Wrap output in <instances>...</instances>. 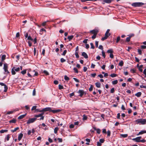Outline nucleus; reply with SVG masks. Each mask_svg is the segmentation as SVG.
I'll return each instance as SVG.
<instances>
[{"label": "nucleus", "instance_id": "c85d7f7f", "mask_svg": "<svg viewBox=\"0 0 146 146\" xmlns=\"http://www.w3.org/2000/svg\"><path fill=\"white\" fill-rule=\"evenodd\" d=\"M8 131L7 130H3L2 129L0 131V132L1 133H3L5 132H6Z\"/></svg>", "mask_w": 146, "mask_h": 146}, {"label": "nucleus", "instance_id": "f704fd0d", "mask_svg": "<svg viewBox=\"0 0 146 146\" xmlns=\"http://www.w3.org/2000/svg\"><path fill=\"white\" fill-rule=\"evenodd\" d=\"M102 56L103 57L105 58L106 57V55L105 54V53L104 52V50H102Z\"/></svg>", "mask_w": 146, "mask_h": 146}, {"label": "nucleus", "instance_id": "603ef678", "mask_svg": "<svg viewBox=\"0 0 146 146\" xmlns=\"http://www.w3.org/2000/svg\"><path fill=\"white\" fill-rule=\"evenodd\" d=\"M90 45L91 46V48L94 49V44L92 43H90Z\"/></svg>", "mask_w": 146, "mask_h": 146}, {"label": "nucleus", "instance_id": "c756f323", "mask_svg": "<svg viewBox=\"0 0 146 146\" xmlns=\"http://www.w3.org/2000/svg\"><path fill=\"white\" fill-rule=\"evenodd\" d=\"M58 130V127H56L54 130V133H56Z\"/></svg>", "mask_w": 146, "mask_h": 146}, {"label": "nucleus", "instance_id": "0eeeda50", "mask_svg": "<svg viewBox=\"0 0 146 146\" xmlns=\"http://www.w3.org/2000/svg\"><path fill=\"white\" fill-rule=\"evenodd\" d=\"M37 119L36 117L34 118H32L29 119L27 121V124H29L31 123H33Z\"/></svg>", "mask_w": 146, "mask_h": 146}, {"label": "nucleus", "instance_id": "423d86ee", "mask_svg": "<svg viewBox=\"0 0 146 146\" xmlns=\"http://www.w3.org/2000/svg\"><path fill=\"white\" fill-rule=\"evenodd\" d=\"M44 114V113H41L40 114H39L38 115H36L35 116V117L37 118V117H41L40 119H38V120H43L44 119V116H42V115Z\"/></svg>", "mask_w": 146, "mask_h": 146}, {"label": "nucleus", "instance_id": "2f4dec72", "mask_svg": "<svg viewBox=\"0 0 146 146\" xmlns=\"http://www.w3.org/2000/svg\"><path fill=\"white\" fill-rule=\"evenodd\" d=\"M64 79L66 81H68L69 80V78L66 75H65L64 76Z\"/></svg>", "mask_w": 146, "mask_h": 146}, {"label": "nucleus", "instance_id": "412c9836", "mask_svg": "<svg viewBox=\"0 0 146 146\" xmlns=\"http://www.w3.org/2000/svg\"><path fill=\"white\" fill-rule=\"evenodd\" d=\"M113 0H104V1L106 3H110Z\"/></svg>", "mask_w": 146, "mask_h": 146}, {"label": "nucleus", "instance_id": "774afa93", "mask_svg": "<svg viewBox=\"0 0 146 146\" xmlns=\"http://www.w3.org/2000/svg\"><path fill=\"white\" fill-rule=\"evenodd\" d=\"M143 74L145 75V76L146 77V68H145L143 71Z\"/></svg>", "mask_w": 146, "mask_h": 146}, {"label": "nucleus", "instance_id": "20e7f679", "mask_svg": "<svg viewBox=\"0 0 146 146\" xmlns=\"http://www.w3.org/2000/svg\"><path fill=\"white\" fill-rule=\"evenodd\" d=\"M144 4V3L142 2H135L133 3L132 5L135 7H140Z\"/></svg>", "mask_w": 146, "mask_h": 146}, {"label": "nucleus", "instance_id": "9d476101", "mask_svg": "<svg viewBox=\"0 0 146 146\" xmlns=\"http://www.w3.org/2000/svg\"><path fill=\"white\" fill-rule=\"evenodd\" d=\"M78 93L79 94V96L81 97H82L84 94V92L83 90H79Z\"/></svg>", "mask_w": 146, "mask_h": 146}, {"label": "nucleus", "instance_id": "dca6fc26", "mask_svg": "<svg viewBox=\"0 0 146 146\" xmlns=\"http://www.w3.org/2000/svg\"><path fill=\"white\" fill-rule=\"evenodd\" d=\"M107 52L110 54H112L113 52V50L111 48L108 50L107 51Z\"/></svg>", "mask_w": 146, "mask_h": 146}, {"label": "nucleus", "instance_id": "864d4df0", "mask_svg": "<svg viewBox=\"0 0 146 146\" xmlns=\"http://www.w3.org/2000/svg\"><path fill=\"white\" fill-rule=\"evenodd\" d=\"M98 48L99 49H101L102 51L104 50L103 46L102 45H99Z\"/></svg>", "mask_w": 146, "mask_h": 146}, {"label": "nucleus", "instance_id": "37998d69", "mask_svg": "<svg viewBox=\"0 0 146 146\" xmlns=\"http://www.w3.org/2000/svg\"><path fill=\"white\" fill-rule=\"evenodd\" d=\"M66 61V60L64 58H62L60 59V62L62 63H63Z\"/></svg>", "mask_w": 146, "mask_h": 146}, {"label": "nucleus", "instance_id": "cd10ccee", "mask_svg": "<svg viewBox=\"0 0 146 146\" xmlns=\"http://www.w3.org/2000/svg\"><path fill=\"white\" fill-rule=\"evenodd\" d=\"M123 64V61L121 60V61L119 63V66H122Z\"/></svg>", "mask_w": 146, "mask_h": 146}, {"label": "nucleus", "instance_id": "bb28decb", "mask_svg": "<svg viewBox=\"0 0 146 146\" xmlns=\"http://www.w3.org/2000/svg\"><path fill=\"white\" fill-rule=\"evenodd\" d=\"M19 129V127H17L15 128L13 130H11V131L13 133H14L15 131H16L17 130H18Z\"/></svg>", "mask_w": 146, "mask_h": 146}, {"label": "nucleus", "instance_id": "2eb2a0df", "mask_svg": "<svg viewBox=\"0 0 146 146\" xmlns=\"http://www.w3.org/2000/svg\"><path fill=\"white\" fill-rule=\"evenodd\" d=\"M61 110L60 109H57L56 110H52L51 111V112H52L53 113H56L59 112L60 111H61Z\"/></svg>", "mask_w": 146, "mask_h": 146}, {"label": "nucleus", "instance_id": "6e6552de", "mask_svg": "<svg viewBox=\"0 0 146 146\" xmlns=\"http://www.w3.org/2000/svg\"><path fill=\"white\" fill-rule=\"evenodd\" d=\"M111 34L110 33H108L106 32L105 34V36L102 38V40H104L106 39Z\"/></svg>", "mask_w": 146, "mask_h": 146}, {"label": "nucleus", "instance_id": "3c124183", "mask_svg": "<svg viewBox=\"0 0 146 146\" xmlns=\"http://www.w3.org/2000/svg\"><path fill=\"white\" fill-rule=\"evenodd\" d=\"M25 38H27L28 36V34L27 33H26L25 32Z\"/></svg>", "mask_w": 146, "mask_h": 146}, {"label": "nucleus", "instance_id": "58836bf2", "mask_svg": "<svg viewBox=\"0 0 146 146\" xmlns=\"http://www.w3.org/2000/svg\"><path fill=\"white\" fill-rule=\"evenodd\" d=\"M110 76L111 77L113 78V77H115L116 76H117V74H111L110 75Z\"/></svg>", "mask_w": 146, "mask_h": 146}, {"label": "nucleus", "instance_id": "a19ab883", "mask_svg": "<svg viewBox=\"0 0 146 146\" xmlns=\"http://www.w3.org/2000/svg\"><path fill=\"white\" fill-rule=\"evenodd\" d=\"M58 88L60 90L62 89L63 88V87L61 85H59Z\"/></svg>", "mask_w": 146, "mask_h": 146}, {"label": "nucleus", "instance_id": "e2e57ef3", "mask_svg": "<svg viewBox=\"0 0 146 146\" xmlns=\"http://www.w3.org/2000/svg\"><path fill=\"white\" fill-rule=\"evenodd\" d=\"M69 127L70 128H72L74 127V125L71 124L70 125Z\"/></svg>", "mask_w": 146, "mask_h": 146}, {"label": "nucleus", "instance_id": "9b49d317", "mask_svg": "<svg viewBox=\"0 0 146 146\" xmlns=\"http://www.w3.org/2000/svg\"><path fill=\"white\" fill-rule=\"evenodd\" d=\"M98 32V31L97 30L94 29L90 31V33L93 34L94 35H97Z\"/></svg>", "mask_w": 146, "mask_h": 146}, {"label": "nucleus", "instance_id": "1a4fd4ad", "mask_svg": "<svg viewBox=\"0 0 146 146\" xmlns=\"http://www.w3.org/2000/svg\"><path fill=\"white\" fill-rule=\"evenodd\" d=\"M142 138L141 137L139 136L133 139V140L137 142H140V139Z\"/></svg>", "mask_w": 146, "mask_h": 146}, {"label": "nucleus", "instance_id": "bf43d9fd", "mask_svg": "<svg viewBox=\"0 0 146 146\" xmlns=\"http://www.w3.org/2000/svg\"><path fill=\"white\" fill-rule=\"evenodd\" d=\"M36 106H34L32 107V108L31 109L32 110H36Z\"/></svg>", "mask_w": 146, "mask_h": 146}, {"label": "nucleus", "instance_id": "8fccbe9b", "mask_svg": "<svg viewBox=\"0 0 146 146\" xmlns=\"http://www.w3.org/2000/svg\"><path fill=\"white\" fill-rule=\"evenodd\" d=\"M93 86L92 85H91L89 89V91L90 92L92 91L93 90Z\"/></svg>", "mask_w": 146, "mask_h": 146}, {"label": "nucleus", "instance_id": "79ce46f5", "mask_svg": "<svg viewBox=\"0 0 146 146\" xmlns=\"http://www.w3.org/2000/svg\"><path fill=\"white\" fill-rule=\"evenodd\" d=\"M33 72H35V74L33 75V77H34V76H37L38 75V74L37 72H36L35 70H34Z\"/></svg>", "mask_w": 146, "mask_h": 146}, {"label": "nucleus", "instance_id": "393cba45", "mask_svg": "<svg viewBox=\"0 0 146 146\" xmlns=\"http://www.w3.org/2000/svg\"><path fill=\"white\" fill-rule=\"evenodd\" d=\"M27 72V70L25 69L23 71H22L21 72V73L23 74V75H24Z\"/></svg>", "mask_w": 146, "mask_h": 146}, {"label": "nucleus", "instance_id": "49530a36", "mask_svg": "<svg viewBox=\"0 0 146 146\" xmlns=\"http://www.w3.org/2000/svg\"><path fill=\"white\" fill-rule=\"evenodd\" d=\"M43 72L44 74H45L46 75H49V74L48 72L46 70H44Z\"/></svg>", "mask_w": 146, "mask_h": 146}, {"label": "nucleus", "instance_id": "ea45409f", "mask_svg": "<svg viewBox=\"0 0 146 146\" xmlns=\"http://www.w3.org/2000/svg\"><path fill=\"white\" fill-rule=\"evenodd\" d=\"M73 70L75 71V72L76 73H78V70L77 68H73Z\"/></svg>", "mask_w": 146, "mask_h": 146}, {"label": "nucleus", "instance_id": "39448f33", "mask_svg": "<svg viewBox=\"0 0 146 146\" xmlns=\"http://www.w3.org/2000/svg\"><path fill=\"white\" fill-rule=\"evenodd\" d=\"M52 110L51 108L50 107H47L44 108H43L42 110H38V111L39 112H42L43 111H51Z\"/></svg>", "mask_w": 146, "mask_h": 146}, {"label": "nucleus", "instance_id": "4d7b16f0", "mask_svg": "<svg viewBox=\"0 0 146 146\" xmlns=\"http://www.w3.org/2000/svg\"><path fill=\"white\" fill-rule=\"evenodd\" d=\"M130 38H131L129 37H127L126 38V41L127 42H129L130 41Z\"/></svg>", "mask_w": 146, "mask_h": 146}, {"label": "nucleus", "instance_id": "7c9ffc66", "mask_svg": "<svg viewBox=\"0 0 146 146\" xmlns=\"http://www.w3.org/2000/svg\"><path fill=\"white\" fill-rule=\"evenodd\" d=\"M0 84L2 86H4V88L6 89V88H7V86L4 83L2 82H1L0 83Z\"/></svg>", "mask_w": 146, "mask_h": 146}, {"label": "nucleus", "instance_id": "e433bc0d", "mask_svg": "<svg viewBox=\"0 0 146 146\" xmlns=\"http://www.w3.org/2000/svg\"><path fill=\"white\" fill-rule=\"evenodd\" d=\"M138 53L140 55L142 54V50L140 49H138Z\"/></svg>", "mask_w": 146, "mask_h": 146}, {"label": "nucleus", "instance_id": "f8f14e48", "mask_svg": "<svg viewBox=\"0 0 146 146\" xmlns=\"http://www.w3.org/2000/svg\"><path fill=\"white\" fill-rule=\"evenodd\" d=\"M145 133H146V130H142L139 132L137 134V135H142Z\"/></svg>", "mask_w": 146, "mask_h": 146}, {"label": "nucleus", "instance_id": "a211bd4d", "mask_svg": "<svg viewBox=\"0 0 146 146\" xmlns=\"http://www.w3.org/2000/svg\"><path fill=\"white\" fill-rule=\"evenodd\" d=\"M26 114H25L21 115L18 117V119H22L24 117L26 116Z\"/></svg>", "mask_w": 146, "mask_h": 146}, {"label": "nucleus", "instance_id": "4468645a", "mask_svg": "<svg viewBox=\"0 0 146 146\" xmlns=\"http://www.w3.org/2000/svg\"><path fill=\"white\" fill-rule=\"evenodd\" d=\"M23 134L22 133H20L18 135V140L19 141H20L21 140V138L23 137Z\"/></svg>", "mask_w": 146, "mask_h": 146}, {"label": "nucleus", "instance_id": "5fc2aeb1", "mask_svg": "<svg viewBox=\"0 0 146 146\" xmlns=\"http://www.w3.org/2000/svg\"><path fill=\"white\" fill-rule=\"evenodd\" d=\"M120 40V37L118 36L117 37L116 40V43H118Z\"/></svg>", "mask_w": 146, "mask_h": 146}, {"label": "nucleus", "instance_id": "c03bdc74", "mask_svg": "<svg viewBox=\"0 0 146 146\" xmlns=\"http://www.w3.org/2000/svg\"><path fill=\"white\" fill-rule=\"evenodd\" d=\"M115 91V89L114 88H112L110 90V93H113Z\"/></svg>", "mask_w": 146, "mask_h": 146}, {"label": "nucleus", "instance_id": "b1692460", "mask_svg": "<svg viewBox=\"0 0 146 146\" xmlns=\"http://www.w3.org/2000/svg\"><path fill=\"white\" fill-rule=\"evenodd\" d=\"M9 123H15L16 122V120L15 119H13L9 121Z\"/></svg>", "mask_w": 146, "mask_h": 146}, {"label": "nucleus", "instance_id": "aec40b11", "mask_svg": "<svg viewBox=\"0 0 146 146\" xmlns=\"http://www.w3.org/2000/svg\"><path fill=\"white\" fill-rule=\"evenodd\" d=\"M96 86L97 88H100V83L99 82H97L95 83Z\"/></svg>", "mask_w": 146, "mask_h": 146}, {"label": "nucleus", "instance_id": "09e8293b", "mask_svg": "<svg viewBox=\"0 0 146 146\" xmlns=\"http://www.w3.org/2000/svg\"><path fill=\"white\" fill-rule=\"evenodd\" d=\"M27 39L28 40H33V39L31 38L30 36H29L27 37Z\"/></svg>", "mask_w": 146, "mask_h": 146}, {"label": "nucleus", "instance_id": "5701e85b", "mask_svg": "<svg viewBox=\"0 0 146 146\" xmlns=\"http://www.w3.org/2000/svg\"><path fill=\"white\" fill-rule=\"evenodd\" d=\"M5 58H6V55L5 54L3 55L2 56L1 58V61H2L4 60L5 59Z\"/></svg>", "mask_w": 146, "mask_h": 146}, {"label": "nucleus", "instance_id": "f3484780", "mask_svg": "<svg viewBox=\"0 0 146 146\" xmlns=\"http://www.w3.org/2000/svg\"><path fill=\"white\" fill-rule=\"evenodd\" d=\"M141 92H139L136 94H135V95L137 96V97H140L141 95Z\"/></svg>", "mask_w": 146, "mask_h": 146}, {"label": "nucleus", "instance_id": "a18cd8bd", "mask_svg": "<svg viewBox=\"0 0 146 146\" xmlns=\"http://www.w3.org/2000/svg\"><path fill=\"white\" fill-rule=\"evenodd\" d=\"M104 141V140L103 139H101L99 140V142L101 143H103Z\"/></svg>", "mask_w": 146, "mask_h": 146}, {"label": "nucleus", "instance_id": "c9c22d12", "mask_svg": "<svg viewBox=\"0 0 146 146\" xmlns=\"http://www.w3.org/2000/svg\"><path fill=\"white\" fill-rule=\"evenodd\" d=\"M94 130H96L97 133L98 134L100 133V130L99 129H95Z\"/></svg>", "mask_w": 146, "mask_h": 146}, {"label": "nucleus", "instance_id": "473e14b6", "mask_svg": "<svg viewBox=\"0 0 146 146\" xmlns=\"http://www.w3.org/2000/svg\"><path fill=\"white\" fill-rule=\"evenodd\" d=\"M49 21H45L44 22H43L42 24V26H44L45 25H46V23L49 22Z\"/></svg>", "mask_w": 146, "mask_h": 146}, {"label": "nucleus", "instance_id": "6e6d98bb", "mask_svg": "<svg viewBox=\"0 0 146 146\" xmlns=\"http://www.w3.org/2000/svg\"><path fill=\"white\" fill-rule=\"evenodd\" d=\"M73 79L76 82H79V81L77 78H74Z\"/></svg>", "mask_w": 146, "mask_h": 146}, {"label": "nucleus", "instance_id": "69168bd1", "mask_svg": "<svg viewBox=\"0 0 146 146\" xmlns=\"http://www.w3.org/2000/svg\"><path fill=\"white\" fill-rule=\"evenodd\" d=\"M111 132L110 130H108L107 131V134L108 136H110V135Z\"/></svg>", "mask_w": 146, "mask_h": 146}, {"label": "nucleus", "instance_id": "052dcab7", "mask_svg": "<svg viewBox=\"0 0 146 146\" xmlns=\"http://www.w3.org/2000/svg\"><path fill=\"white\" fill-rule=\"evenodd\" d=\"M9 134L7 135L6 138V139H7V141H8L9 140Z\"/></svg>", "mask_w": 146, "mask_h": 146}, {"label": "nucleus", "instance_id": "f257e3e1", "mask_svg": "<svg viewBox=\"0 0 146 146\" xmlns=\"http://www.w3.org/2000/svg\"><path fill=\"white\" fill-rule=\"evenodd\" d=\"M136 124L144 125L146 123V119H137L135 121Z\"/></svg>", "mask_w": 146, "mask_h": 146}, {"label": "nucleus", "instance_id": "ddd939ff", "mask_svg": "<svg viewBox=\"0 0 146 146\" xmlns=\"http://www.w3.org/2000/svg\"><path fill=\"white\" fill-rule=\"evenodd\" d=\"M82 56H84V57L85 58H88V55H87V54L84 52H82Z\"/></svg>", "mask_w": 146, "mask_h": 146}, {"label": "nucleus", "instance_id": "7ed1b4c3", "mask_svg": "<svg viewBox=\"0 0 146 146\" xmlns=\"http://www.w3.org/2000/svg\"><path fill=\"white\" fill-rule=\"evenodd\" d=\"M20 68L18 67L15 68L14 66L11 69V72L12 75H14L16 74L15 72H19L20 71Z\"/></svg>", "mask_w": 146, "mask_h": 146}, {"label": "nucleus", "instance_id": "680f3d73", "mask_svg": "<svg viewBox=\"0 0 146 146\" xmlns=\"http://www.w3.org/2000/svg\"><path fill=\"white\" fill-rule=\"evenodd\" d=\"M58 141L60 143L62 142V138H58Z\"/></svg>", "mask_w": 146, "mask_h": 146}, {"label": "nucleus", "instance_id": "0e129e2a", "mask_svg": "<svg viewBox=\"0 0 146 146\" xmlns=\"http://www.w3.org/2000/svg\"><path fill=\"white\" fill-rule=\"evenodd\" d=\"M146 141V140L144 139H140V142L145 143Z\"/></svg>", "mask_w": 146, "mask_h": 146}, {"label": "nucleus", "instance_id": "338daca9", "mask_svg": "<svg viewBox=\"0 0 146 146\" xmlns=\"http://www.w3.org/2000/svg\"><path fill=\"white\" fill-rule=\"evenodd\" d=\"M140 87L141 88H146V86L143 85H141L140 86Z\"/></svg>", "mask_w": 146, "mask_h": 146}, {"label": "nucleus", "instance_id": "4be33fe9", "mask_svg": "<svg viewBox=\"0 0 146 146\" xmlns=\"http://www.w3.org/2000/svg\"><path fill=\"white\" fill-rule=\"evenodd\" d=\"M73 37L74 36L73 35L68 36L67 37V39L70 41L73 38Z\"/></svg>", "mask_w": 146, "mask_h": 146}, {"label": "nucleus", "instance_id": "13d9d810", "mask_svg": "<svg viewBox=\"0 0 146 146\" xmlns=\"http://www.w3.org/2000/svg\"><path fill=\"white\" fill-rule=\"evenodd\" d=\"M91 75L92 77L94 78L96 76V74L95 73L91 74Z\"/></svg>", "mask_w": 146, "mask_h": 146}, {"label": "nucleus", "instance_id": "72a5a7b5", "mask_svg": "<svg viewBox=\"0 0 146 146\" xmlns=\"http://www.w3.org/2000/svg\"><path fill=\"white\" fill-rule=\"evenodd\" d=\"M67 52V50H64L62 53V54L61 55L63 56H65Z\"/></svg>", "mask_w": 146, "mask_h": 146}, {"label": "nucleus", "instance_id": "de8ad7c7", "mask_svg": "<svg viewBox=\"0 0 146 146\" xmlns=\"http://www.w3.org/2000/svg\"><path fill=\"white\" fill-rule=\"evenodd\" d=\"M75 54L76 57L77 58H78L79 57V56L78 54V52H75Z\"/></svg>", "mask_w": 146, "mask_h": 146}, {"label": "nucleus", "instance_id": "4c0bfd02", "mask_svg": "<svg viewBox=\"0 0 146 146\" xmlns=\"http://www.w3.org/2000/svg\"><path fill=\"white\" fill-rule=\"evenodd\" d=\"M83 120H86L87 119V117L85 115H83Z\"/></svg>", "mask_w": 146, "mask_h": 146}, {"label": "nucleus", "instance_id": "a878e982", "mask_svg": "<svg viewBox=\"0 0 146 146\" xmlns=\"http://www.w3.org/2000/svg\"><path fill=\"white\" fill-rule=\"evenodd\" d=\"M118 82V81L117 80H115L113 81L112 82V84L113 85H115L117 84Z\"/></svg>", "mask_w": 146, "mask_h": 146}, {"label": "nucleus", "instance_id": "6ab92c4d", "mask_svg": "<svg viewBox=\"0 0 146 146\" xmlns=\"http://www.w3.org/2000/svg\"><path fill=\"white\" fill-rule=\"evenodd\" d=\"M143 67V65H140L139 67V71L141 72H143V69L142 68Z\"/></svg>", "mask_w": 146, "mask_h": 146}, {"label": "nucleus", "instance_id": "f03ea898", "mask_svg": "<svg viewBox=\"0 0 146 146\" xmlns=\"http://www.w3.org/2000/svg\"><path fill=\"white\" fill-rule=\"evenodd\" d=\"M8 65L6 63L4 64L3 65V69L4 71V74H7L9 73V72L8 70Z\"/></svg>", "mask_w": 146, "mask_h": 146}]
</instances>
